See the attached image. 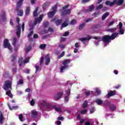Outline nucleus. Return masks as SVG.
Masks as SVG:
<instances>
[{
  "label": "nucleus",
  "instance_id": "obj_45",
  "mask_svg": "<svg viewBox=\"0 0 125 125\" xmlns=\"http://www.w3.org/2000/svg\"><path fill=\"white\" fill-rule=\"evenodd\" d=\"M8 106L10 110H13L14 109H17V108H18V106H13L11 108V107H10V105H9V104H8Z\"/></svg>",
  "mask_w": 125,
  "mask_h": 125
},
{
  "label": "nucleus",
  "instance_id": "obj_52",
  "mask_svg": "<svg viewBox=\"0 0 125 125\" xmlns=\"http://www.w3.org/2000/svg\"><path fill=\"white\" fill-rule=\"evenodd\" d=\"M43 60H44V58H43V57H42L40 59V66H42V64L43 62Z\"/></svg>",
  "mask_w": 125,
  "mask_h": 125
},
{
  "label": "nucleus",
  "instance_id": "obj_55",
  "mask_svg": "<svg viewBox=\"0 0 125 125\" xmlns=\"http://www.w3.org/2000/svg\"><path fill=\"white\" fill-rule=\"evenodd\" d=\"M58 47L61 49H63L65 48V46L64 45V44H60L58 45Z\"/></svg>",
  "mask_w": 125,
  "mask_h": 125
},
{
  "label": "nucleus",
  "instance_id": "obj_24",
  "mask_svg": "<svg viewBox=\"0 0 125 125\" xmlns=\"http://www.w3.org/2000/svg\"><path fill=\"white\" fill-rule=\"evenodd\" d=\"M48 17L49 18H52L55 15V11H51L47 13Z\"/></svg>",
  "mask_w": 125,
  "mask_h": 125
},
{
  "label": "nucleus",
  "instance_id": "obj_33",
  "mask_svg": "<svg viewBox=\"0 0 125 125\" xmlns=\"http://www.w3.org/2000/svg\"><path fill=\"white\" fill-rule=\"evenodd\" d=\"M95 90L97 95H100L101 94V90H100L99 88H95Z\"/></svg>",
  "mask_w": 125,
  "mask_h": 125
},
{
  "label": "nucleus",
  "instance_id": "obj_36",
  "mask_svg": "<svg viewBox=\"0 0 125 125\" xmlns=\"http://www.w3.org/2000/svg\"><path fill=\"white\" fill-rule=\"evenodd\" d=\"M94 9V6H93V5H92L90 6H89V10L88 9H86V12H88V11H91L92 10H93V9Z\"/></svg>",
  "mask_w": 125,
  "mask_h": 125
},
{
  "label": "nucleus",
  "instance_id": "obj_6",
  "mask_svg": "<svg viewBox=\"0 0 125 125\" xmlns=\"http://www.w3.org/2000/svg\"><path fill=\"white\" fill-rule=\"evenodd\" d=\"M23 1H24V0H19L17 3L16 11L18 12V15L19 16H23V10L19 9L22 6Z\"/></svg>",
  "mask_w": 125,
  "mask_h": 125
},
{
  "label": "nucleus",
  "instance_id": "obj_21",
  "mask_svg": "<svg viewBox=\"0 0 125 125\" xmlns=\"http://www.w3.org/2000/svg\"><path fill=\"white\" fill-rule=\"evenodd\" d=\"M119 33L117 32H114V33H112L110 36V39L111 41H113V40H115L117 37H119L118 36Z\"/></svg>",
  "mask_w": 125,
  "mask_h": 125
},
{
  "label": "nucleus",
  "instance_id": "obj_20",
  "mask_svg": "<svg viewBox=\"0 0 125 125\" xmlns=\"http://www.w3.org/2000/svg\"><path fill=\"white\" fill-rule=\"evenodd\" d=\"M32 117L34 119H36L38 117V113L36 110L31 111Z\"/></svg>",
  "mask_w": 125,
  "mask_h": 125
},
{
  "label": "nucleus",
  "instance_id": "obj_63",
  "mask_svg": "<svg viewBox=\"0 0 125 125\" xmlns=\"http://www.w3.org/2000/svg\"><path fill=\"white\" fill-rule=\"evenodd\" d=\"M29 60H30V58H26L24 61V63H28Z\"/></svg>",
  "mask_w": 125,
  "mask_h": 125
},
{
  "label": "nucleus",
  "instance_id": "obj_47",
  "mask_svg": "<svg viewBox=\"0 0 125 125\" xmlns=\"http://www.w3.org/2000/svg\"><path fill=\"white\" fill-rule=\"evenodd\" d=\"M87 113V109H83L81 111V114L82 115H85Z\"/></svg>",
  "mask_w": 125,
  "mask_h": 125
},
{
  "label": "nucleus",
  "instance_id": "obj_43",
  "mask_svg": "<svg viewBox=\"0 0 125 125\" xmlns=\"http://www.w3.org/2000/svg\"><path fill=\"white\" fill-rule=\"evenodd\" d=\"M32 49V46L31 45L28 46L26 49H25V52L26 53H28L30 50Z\"/></svg>",
  "mask_w": 125,
  "mask_h": 125
},
{
  "label": "nucleus",
  "instance_id": "obj_5",
  "mask_svg": "<svg viewBox=\"0 0 125 125\" xmlns=\"http://www.w3.org/2000/svg\"><path fill=\"white\" fill-rule=\"evenodd\" d=\"M125 0H113V1L111 2L110 0H106L105 2L106 5H109V6H113L116 4V5H122L124 3Z\"/></svg>",
  "mask_w": 125,
  "mask_h": 125
},
{
  "label": "nucleus",
  "instance_id": "obj_32",
  "mask_svg": "<svg viewBox=\"0 0 125 125\" xmlns=\"http://www.w3.org/2000/svg\"><path fill=\"white\" fill-rule=\"evenodd\" d=\"M109 16V12H106L105 14H104L102 17V20H104V19H106L107 17Z\"/></svg>",
  "mask_w": 125,
  "mask_h": 125
},
{
  "label": "nucleus",
  "instance_id": "obj_61",
  "mask_svg": "<svg viewBox=\"0 0 125 125\" xmlns=\"http://www.w3.org/2000/svg\"><path fill=\"white\" fill-rule=\"evenodd\" d=\"M30 105L31 106H34V105H35V101L33 99H32V100L30 101Z\"/></svg>",
  "mask_w": 125,
  "mask_h": 125
},
{
  "label": "nucleus",
  "instance_id": "obj_56",
  "mask_svg": "<svg viewBox=\"0 0 125 125\" xmlns=\"http://www.w3.org/2000/svg\"><path fill=\"white\" fill-rule=\"evenodd\" d=\"M14 46V47H15V50H16V51H17V50H18V49H19V47H20V45H19V44H18V45H15V46Z\"/></svg>",
  "mask_w": 125,
  "mask_h": 125
},
{
  "label": "nucleus",
  "instance_id": "obj_23",
  "mask_svg": "<svg viewBox=\"0 0 125 125\" xmlns=\"http://www.w3.org/2000/svg\"><path fill=\"white\" fill-rule=\"evenodd\" d=\"M103 104L105 107H109L110 105H111L112 104L111 103V101L105 100L103 102Z\"/></svg>",
  "mask_w": 125,
  "mask_h": 125
},
{
  "label": "nucleus",
  "instance_id": "obj_8",
  "mask_svg": "<svg viewBox=\"0 0 125 125\" xmlns=\"http://www.w3.org/2000/svg\"><path fill=\"white\" fill-rule=\"evenodd\" d=\"M102 41L104 42V46L105 47V46H107V44L110 42V41H111V37L109 35H104L103 37Z\"/></svg>",
  "mask_w": 125,
  "mask_h": 125
},
{
  "label": "nucleus",
  "instance_id": "obj_27",
  "mask_svg": "<svg viewBox=\"0 0 125 125\" xmlns=\"http://www.w3.org/2000/svg\"><path fill=\"white\" fill-rule=\"evenodd\" d=\"M85 94L86 95V97H87L88 96H89V95H90V94L91 95H95V93H94V92L91 91H85Z\"/></svg>",
  "mask_w": 125,
  "mask_h": 125
},
{
  "label": "nucleus",
  "instance_id": "obj_3",
  "mask_svg": "<svg viewBox=\"0 0 125 125\" xmlns=\"http://www.w3.org/2000/svg\"><path fill=\"white\" fill-rule=\"evenodd\" d=\"M3 89L5 90L6 95L10 97V98H13V95L11 94V83L9 81H6L5 82L4 85H3Z\"/></svg>",
  "mask_w": 125,
  "mask_h": 125
},
{
  "label": "nucleus",
  "instance_id": "obj_50",
  "mask_svg": "<svg viewBox=\"0 0 125 125\" xmlns=\"http://www.w3.org/2000/svg\"><path fill=\"white\" fill-rule=\"evenodd\" d=\"M46 47V44H42L40 45L41 49H44V48H45Z\"/></svg>",
  "mask_w": 125,
  "mask_h": 125
},
{
  "label": "nucleus",
  "instance_id": "obj_53",
  "mask_svg": "<svg viewBox=\"0 0 125 125\" xmlns=\"http://www.w3.org/2000/svg\"><path fill=\"white\" fill-rule=\"evenodd\" d=\"M23 80L22 79H20L17 83V85H18L19 84H22L23 83Z\"/></svg>",
  "mask_w": 125,
  "mask_h": 125
},
{
  "label": "nucleus",
  "instance_id": "obj_11",
  "mask_svg": "<svg viewBox=\"0 0 125 125\" xmlns=\"http://www.w3.org/2000/svg\"><path fill=\"white\" fill-rule=\"evenodd\" d=\"M5 11H2L0 14V23L2 22H5L6 21V18L5 17Z\"/></svg>",
  "mask_w": 125,
  "mask_h": 125
},
{
  "label": "nucleus",
  "instance_id": "obj_16",
  "mask_svg": "<svg viewBox=\"0 0 125 125\" xmlns=\"http://www.w3.org/2000/svg\"><path fill=\"white\" fill-rule=\"evenodd\" d=\"M118 29L117 27L113 28H108L105 29L106 32H108L109 33H112V34H114V33H116L117 31V30Z\"/></svg>",
  "mask_w": 125,
  "mask_h": 125
},
{
  "label": "nucleus",
  "instance_id": "obj_9",
  "mask_svg": "<svg viewBox=\"0 0 125 125\" xmlns=\"http://www.w3.org/2000/svg\"><path fill=\"white\" fill-rule=\"evenodd\" d=\"M9 41L7 39H5L3 42V46L5 48H8L12 52V48L11 47V45L10 43H8Z\"/></svg>",
  "mask_w": 125,
  "mask_h": 125
},
{
  "label": "nucleus",
  "instance_id": "obj_38",
  "mask_svg": "<svg viewBox=\"0 0 125 125\" xmlns=\"http://www.w3.org/2000/svg\"><path fill=\"white\" fill-rule=\"evenodd\" d=\"M12 43L13 46H15L16 45V43H17V38H14L13 40L12 41Z\"/></svg>",
  "mask_w": 125,
  "mask_h": 125
},
{
  "label": "nucleus",
  "instance_id": "obj_41",
  "mask_svg": "<svg viewBox=\"0 0 125 125\" xmlns=\"http://www.w3.org/2000/svg\"><path fill=\"white\" fill-rule=\"evenodd\" d=\"M84 26H85V22H83L81 23L79 27V30H82V29H83V27H84Z\"/></svg>",
  "mask_w": 125,
  "mask_h": 125
},
{
  "label": "nucleus",
  "instance_id": "obj_7",
  "mask_svg": "<svg viewBox=\"0 0 125 125\" xmlns=\"http://www.w3.org/2000/svg\"><path fill=\"white\" fill-rule=\"evenodd\" d=\"M70 60H65L63 62L62 64L64 65L62 66L61 67L60 73H64V71H65L66 69H68V67H69V66L68 65V64H69V63H70Z\"/></svg>",
  "mask_w": 125,
  "mask_h": 125
},
{
  "label": "nucleus",
  "instance_id": "obj_13",
  "mask_svg": "<svg viewBox=\"0 0 125 125\" xmlns=\"http://www.w3.org/2000/svg\"><path fill=\"white\" fill-rule=\"evenodd\" d=\"M109 109L110 112L116 111V110H117V105L114 104H111L109 105Z\"/></svg>",
  "mask_w": 125,
  "mask_h": 125
},
{
  "label": "nucleus",
  "instance_id": "obj_60",
  "mask_svg": "<svg viewBox=\"0 0 125 125\" xmlns=\"http://www.w3.org/2000/svg\"><path fill=\"white\" fill-rule=\"evenodd\" d=\"M95 111V109L94 108H92L90 109V114H93L94 111Z\"/></svg>",
  "mask_w": 125,
  "mask_h": 125
},
{
  "label": "nucleus",
  "instance_id": "obj_49",
  "mask_svg": "<svg viewBox=\"0 0 125 125\" xmlns=\"http://www.w3.org/2000/svg\"><path fill=\"white\" fill-rule=\"evenodd\" d=\"M102 7H103V5L101 4L97 6V7L96 8V10H98V9H101V8H102Z\"/></svg>",
  "mask_w": 125,
  "mask_h": 125
},
{
  "label": "nucleus",
  "instance_id": "obj_12",
  "mask_svg": "<svg viewBox=\"0 0 125 125\" xmlns=\"http://www.w3.org/2000/svg\"><path fill=\"white\" fill-rule=\"evenodd\" d=\"M65 95L64 96V102L67 103L69 101V96H70V94H71V90L69 88L67 89V90L65 91Z\"/></svg>",
  "mask_w": 125,
  "mask_h": 125
},
{
  "label": "nucleus",
  "instance_id": "obj_14",
  "mask_svg": "<svg viewBox=\"0 0 125 125\" xmlns=\"http://www.w3.org/2000/svg\"><path fill=\"white\" fill-rule=\"evenodd\" d=\"M52 21H54V23L56 24V26H60L62 24V19H53Z\"/></svg>",
  "mask_w": 125,
  "mask_h": 125
},
{
  "label": "nucleus",
  "instance_id": "obj_19",
  "mask_svg": "<svg viewBox=\"0 0 125 125\" xmlns=\"http://www.w3.org/2000/svg\"><path fill=\"white\" fill-rule=\"evenodd\" d=\"M62 95H63V92H59L57 95L55 96V100H59L61 97H62Z\"/></svg>",
  "mask_w": 125,
  "mask_h": 125
},
{
  "label": "nucleus",
  "instance_id": "obj_58",
  "mask_svg": "<svg viewBox=\"0 0 125 125\" xmlns=\"http://www.w3.org/2000/svg\"><path fill=\"white\" fill-rule=\"evenodd\" d=\"M77 23V21H76V20H73L72 21H71L70 24L71 25H75V24H76Z\"/></svg>",
  "mask_w": 125,
  "mask_h": 125
},
{
  "label": "nucleus",
  "instance_id": "obj_62",
  "mask_svg": "<svg viewBox=\"0 0 125 125\" xmlns=\"http://www.w3.org/2000/svg\"><path fill=\"white\" fill-rule=\"evenodd\" d=\"M75 46L76 47V48H79L80 47V44L78 42H77L75 44Z\"/></svg>",
  "mask_w": 125,
  "mask_h": 125
},
{
  "label": "nucleus",
  "instance_id": "obj_64",
  "mask_svg": "<svg viewBox=\"0 0 125 125\" xmlns=\"http://www.w3.org/2000/svg\"><path fill=\"white\" fill-rule=\"evenodd\" d=\"M57 120L58 121H63V120H64V118L63 117L60 116V117H58Z\"/></svg>",
  "mask_w": 125,
  "mask_h": 125
},
{
  "label": "nucleus",
  "instance_id": "obj_34",
  "mask_svg": "<svg viewBox=\"0 0 125 125\" xmlns=\"http://www.w3.org/2000/svg\"><path fill=\"white\" fill-rule=\"evenodd\" d=\"M4 118L3 117V115L2 113L0 114V125H2L3 124V119Z\"/></svg>",
  "mask_w": 125,
  "mask_h": 125
},
{
  "label": "nucleus",
  "instance_id": "obj_44",
  "mask_svg": "<svg viewBox=\"0 0 125 125\" xmlns=\"http://www.w3.org/2000/svg\"><path fill=\"white\" fill-rule=\"evenodd\" d=\"M49 25V22L48 21H44L43 23V28H46Z\"/></svg>",
  "mask_w": 125,
  "mask_h": 125
},
{
  "label": "nucleus",
  "instance_id": "obj_18",
  "mask_svg": "<svg viewBox=\"0 0 125 125\" xmlns=\"http://www.w3.org/2000/svg\"><path fill=\"white\" fill-rule=\"evenodd\" d=\"M116 93H117V92L116 90H114L112 92H109L106 95V96L107 98H109V97H111V96H114V95H116Z\"/></svg>",
  "mask_w": 125,
  "mask_h": 125
},
{
  "label": "nucleus",
  "instance_id": "obj_30",
  "mask_svg": "<svg viewBox=\"0 0 125 125\" xmlns=\"http://www.w3.org/2000/svg\"><path fill=\"white\" fill-rule=\"evenodd\" d=\"M95 103L97 104L98 105H102L103 104V101L99 99H96L95 101Z\"/></svg>",
  "mask_w": 125,
  "mask_h": 125
},
{
  "label": "nucleus",
  "instance_id": "obj_51",
  "mask_svg": "<svg viewBox=\"0 0 125 125\" xmlns=\"http://www.w3.org/2000/svg\"><path fill=\"white\" fill-rule=\"evenodd\" d=\"M52 9L53 11H55V13L56 12V10L57 9V5H55L53 7H52Z\"/></svg>",
  "mask_w": 125,
  "mask_h": 125
},
{
  "label": "nucleus",
  "instance_id": "obj_4",
  "mask_svg": "<svg viewBox=\"0 0 125 125\" xmlns=\"http://www.w3.org/2000/svg\"><path fill=\"white\" fill-rule=\"evenodd\" d=\"M91 39H94V40H96V41H94V43L95 45H96V46L99 45V43L100 42V40H99V39L100 38L97 37H92L88 35L86 37L81 38L80 41H81V42H83L84 44H85V42H87V41H89V40H91Z\"/></svg>",
  "mask_w": 125,
  "mask_h": 125
},
{
  "label": "nucleus",
  "instance_id": "obj_22",
  "mask_svg": "<svg viewBox=\"0 0 125 125\" xmlns=\"http://www.w3.org/2000/svg\"><path fill=\"white\" fill-rule=\"evenodd\" d=\"M16 34L17 37H20V35H21V27H20V25L17 26Z\"/></svg>",
  "mask_w": 125,
  "mask_h": 125
},
{
  "label": "nucleus",
  "instance_id": "obj_57",
  "mask_svg": "<svg viewBox=\"0 0 125 125\" xmlns=\"http://www.w3.org/2000/svg\"><path fill=\"white\" fill-rule=\"evenodd\" d=\"M92 16H94L95 17H97L99 16V12H95L94 14H92Z\"/></svg>",
  "mask_w": 125,
  "mask_h": 125
},
{
  "label": "nucleus",
  "instance_id": "obj_2",
  "mask_svg": "<svg viewBox=\"0 0 125 125\" xmlns=\"http://www.w3.org/2000/svg\"><path fill=\"white\" fill-rule=\"evenodd\" d=\"M43 18V15H41L40 16L39 18H37L35 19V20L34 22V25H30L29 31H30V33L27 35L28 38H30L33 34H34V27L37 25V24L41 23L42 21V18Z\"/></svg>",
  "mask_w": 125,
  "mask_h": 125
},
{
  "label": "nucleus",
  "instance_id": "obj_26",
  "mask_svg": "<svg viewBox=\"0 0 125 125\" xmlns=\"http://www.w3.org/2000/svg\"><path fill=\"white\" fill-rule=\"evenodd\" d=\"M50 4V2H46L42 5V8L43 10H45L47 8L49 5Z\"/></svg>",
  "mask_w": 125,
  "mask_h": 125
},
{
  "label": "nucleus",
  "instance_id": "obj_42",
  "mask_svg": "<svg viewBox=\"0 0 125 125\" xmlns=\"http://www.w3.org/2000/svg\"><path fill=\"white\" fill-rule=\"evenodd\" d=\"M87 104H88V103L87 102V101H85L84 102L83 104V107L84 109H85L86 107H87Z\"/></svg>",
  "mask_w": 125,
  "mask_h": 125
},
{
  "label": "nucleus",
  "instance_id": "obj_39",
  "mask_svg": "<svg viewBox=\"0 0 125 125\" xmlns=\"http://www.w3.org/2000/svg\"><path fill=\"white\" fill-rule=\"evenodd\" d=\"M30 7H27L26 9L25 10V15L26 16L29 15V14H30Z\"/></svg>",
  "mask_w": 125,
  "mask_h": 125
},
{
  "label": "nucleus",
  "instance_id": "obj_17",
  "mask_svg": "<svg viewBox=\"0 0 125 125\" xmlns=\"http://www.w3.org/2000/svg\"><path fill=\"white\" fill-rule=\"evenodd\" d=\"M49 56H50V55L47 54L45 57V60L46 61L45 65H48L50 62V58L49 57Z\"/></svg>",
  "mask_w": 125,
  "mask_h": 125
},
{
  "label": "nucleus",
  "instance_id": "obj_37",
  "mask_svg": "<svg viewBox=\"0 0 125 125\" xmlns=\"http://www.w3.org/2000/svg\"><path fill=\"white\" fill-rule=\"evenodd\" d=\"M69 24L68 23H66V22H63L61 25V30H62L63 28H66L67 26H68Z\"/></svg>",
  "mask_w": 125,
  "mask_h": 125
},
{
  "label": "nucleus",
  "instance_id": "obj_35",
  "mask_svg": "<svg viewBox=\"0 0 125 125\" xmlns=\"http://www.w3.org/2000/svg\"><path fill=\"white\" fill-rule=\"evenodd\" d=\"M44 33H46V34H47V33H48L49 32H50V33H52V32H53V29L52 28L49 27L48 28V30H44Z\"/></svg>",
  "mask_w": 125,
  "mask_h": 125
},
{
  "label": "nucleus",
  "instance_id": "obj_1",
  "mask_svg": "<svg viewBox=\"0 0 125 125\" xmlns=\"http://www.w3.org/2000/svg\"><path fill=\"white\" fill-rule=\"evenodd\" d=\"M38 105L40 107L41 110L46 109L47 111H51L52 109H55L56 112L61 114L62 113V109L61 107H56V105L53 104L47 103L45 100H41L38 103Z\"/></svg>",
  "mask_w": 125,
  "mask_h": 125
},
{
  "label": "nucleus",
  "instance_id": "obj_54",
  "mask_svg": "<svg viewBox=\"0 0 125 125\" xmlns=\"http://www.w3.org/2000/svg\"><path fill=\"white\" fill-rule=\"evenodd\" d=\"M115 23V21H111L110 22L108 23L107 25V27H111V26H113L114 24Z\"/></svg>",
  "mask_w": 125,
  "mask_h": 125
},
{
  "label": "nucleus",
  "instance_id": "obj_40",
  "mask_svg": "<svg viewBox=\"0 0 125 125\" xmlns=\"http://www.w3.org/2000/svg\"><path fill=\"white\" fill-rule=\"evenodd\" d=\"M38 8H36L35 10L34 11V12H33V16L34 17H37V16H38Z\"/></svg>",
  "mask_w": 125,
  "mask_h": 125
},
{
  "label": "nucleus",
  "instance_id": "obj_59",
  "mask_svg": "<svg viewBox=\"0 0 125 125\" xmlns=\"http://www.w3.org/2000/svg\"><path fill=\"white\" fill-rule=\"evenodd\" d=\"M105 118L107 119V117H110V118H113V114H106Z\"/></svg>",
  "mask_w": 125,
  "mask_h": 125
},
{
  "label": "nucleus",
  "instance_id": "obj_15",
  "mask_svg": "<svg viewBox=\"0 0 125 125\" xmlns=\"http://www.w3.org/2000/svg\"><path fill=\"white\" fill-rule=\"evenodd\" d=\"M71 9H65L62 12V16H64L65 15H69V14H70L71 13Z\"/></svg>",
  "mask_w": 125,
  "mask_h": 125
},
{
  "label": "nucleus",
  "instance_id": "obj_10",
  "mask_svg": "<svg viewBox=\"0 0 125 125\" xmlns=\"http://www.w3.org/2000/svg\"><path fill=\"white\" fill-rule=\"evenodd\" d=\"M117 28H119V32L117 33L118 35H124L125 34V30L123 29V23L120 22L119 24L117 25Z\"/></svg>",
  "mask_w": 125,
  "mask_h": 125
},
{
  "label": "nucleus",
  "instance_id": "obj_25",
  "mask_svg": "<svg viewBox=\"0 0 125 125\" xmlns=\"http://www.w3.org/2000/svg\"><path fill=\"white\" fill-rule=\"evenodd\" d=\"M77 119L80 121V124L79 125H83V123H84V119H81V115L78 114L77 116Z\"/></svg>",
  "mask_w": 125,
  "mask_h": 125
},
{
  "label": "nucleus",
  "instance_id": "obj_29",
  "mask_svg": "<svg viewBox=\"0 0 125 125\" xmlns=\"http://www.w3.org/2000/svg\"><path fill=\"white\" fill-rule=\"evenodd\" d=\"M35 68H36V71H35V74L33 75L32 77L33 78H36L37 77V73L40 71V66L38 65H35Z\"/></svg>",
  "mask_w": 125,
  "mask_h": 125
},
{
  "label": "nucleus",
  "instance_id": "obj_28",
  "mask_svg": "<svg viewBox=\"0 0 125 125\" xmlns=\"http://www.w3.org/2000/svg\"><path fill=\"white\" fill-rule=\"evenodd\" d=\"M11 62H12V66H15V60L16 59V58L15 57V55H13L11 57Z\"/></svg>",
  "mask_w": 125,
  "mask_h": 125
},
{
  "label": "nucleus",
  "instance_id": "obj_31",
  "mask_svg": "<svg viewBox=\"0 0 125 125\" xmlns=\"http://www.w3.org/2000/svg\"><path fill=\"white\" fill-rule=\"evenodd\" d=\"M19 65L20 66V67H21V66H22V65H23V63H24V62H23V58L22 57H21L19 59Z\"/></svg>",
  "mask_w": 125,
  "mask_h": 125
},
{
  "label": "nucleus",
  "instance_id": "obj_48",
  "mask_svg": "<svg viewBox=\"0 0 125 125\" xmlns=\"http://www.w3.org/2000/svg\"><path fill=\"white\" fill-rule=\"evenodd\" d=\"M64 55H65V51H62V53L61 54V55L58 56V58L60 59V58H62V57H63V56H64Z\"/></svg>",
  "mask_w": 125,
  "mask_h": 125
},
{
  "label": "nucleus",
  "instance_id": "obj_46",
  "mask_svg": "<svg viewBox=\"0 0 125 125\" xmlns=\"http://www.w3.org/2000/svg\"><path fill=\"white\" fill-rule=\"evenodd\" d=\"M19 119L21 122H24V120H23V114H21L19 115Z\"/></svg>",
  "mask_w": 125,
  "mask_h": 125
}]
</instances>
